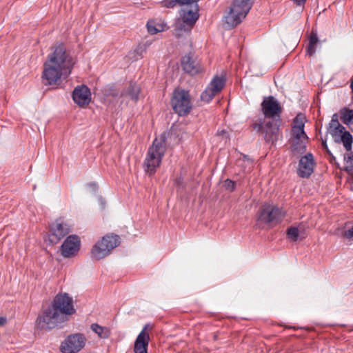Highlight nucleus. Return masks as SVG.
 <instances>
[{
    "label": "nucleus",
    "instance_id": "18",
    "mask_svg": "<svg viewBox=\"0 0 353 353\" xmlns=\"http://www.w3.org/2000/svg\"><path fill=\"white\" fill-rule=\"evenodd\" d=\"M147 325L137 336L134 346V353H148V347L150 341L149 334L146 332Z\"/></svg>",
    "mask_w": 353,
    "mask_h": 353
},
{
    "label": "nucleus",
    "instance_id": "42",
    "mask_svg": "<svg viewBox=\"0 0 353 353\" xmlns=\"http://www.w3.org/2000/svg\"><path fill=\"white\" fill-rule=\"evenodd\" d=\"M336 116H338V115H337V114H334L332 116V119H336Z\"/></svg>",
    "mask_w": 353,
    "mask_h": 353
},
{
    "label": "nucleus",
    "instance_id": "35",
    "mask_svg": "<svg viewBox=\"0 0 353 353\" xmlns=\"http://www.w3.org/2000/svg\"><path fill=\"white\" fill-rule=\"evenodd\" d=\"M344 236L347 239H353V227L345 232Z\"/></svg>",
    "mask_w": 353,
    "mask_h": 353
},
{
    "label": "nucleus",
    "instance_id": "14",
    "mask_svg": "<svg viewBox=\"0 0 353 353\" xmlns=\"http://www.w3.org/2000/svg\"><path fill=\"white\" fill-rule=\"evenodd\" d=\"M80 238L77 235H69L60 247L61 255L65 258L75 256L80 249Z\"/></svg>",
    "mask_w": 353,
    "mask_h": 353
},
{
    "label": "nucleus",
    "instance_id": "10",
    "mask_svg": "<svg viewBox=\"0 0 353 353\" xmlns=\"http://www.w3.org/2000/svg\"><path fill=\"white\" fill-rule=\"evenodd\" d=\"M225 84V78L224 76L215 75L205 90L201 94V100L209 103L222 90Z\"/></svg>",
    "mask_w": 353,
    "mask_h": 353
},
{
    "label": "nucleus",
    "instance_id": "27",
    "mask_svg": "<svg viewBox=\"0 0 353 353\" xmlns=\"http://www.w3.org/2000/svg\"><path fill=\"white\" fill-rule=\"evenodd\" d=\"M299 230L297 228L295 227H291L288 229L287 234L291 240L296 241L298 239L299 237Z\"/></svg>",
    "mask_w": 353,
    "mask_h": 353
},
{
    "label": "nucleus",
    "instance_id": "25",
    "mask_svg": "<svg viewBox=\"0 0 353 353\" xmlns=\"http://www.w3.org/2000/svg\"><path fill=\"white\" fill-rule=\"evenodd\" d=\"M292 138L293 139H307L308 137L304 131V128H301L299 127H292Z\"/></svg>",
    "mask_w": 353,
    "mask_h": 353
},
{
    "label": "nucleus",
    "instance_id": "13",
    "mask_svg": "<svg viewBox=\"0 0 353 353\" xmlns=\"http://www.w3.org/2000/svg\"><path fill=\"white\" fill-rule=\"evenodd\" d=\"M85 345V339L81 334H75L69 336L61 345L63 353H77Z\"/></svg>",
    "mask_w": 353,
    "mask_h": 353
},
{
    "label": "nucleus",
    "instance_id": "16",
    "mask_svg": "<svg viewBox=\"0 0 353 353\" xmlns=\"http://www.w3.org/2000/svg\"><path fill=\"white\" fill-rule=\"evenodd\" d=\"M315 161L312 154L307 153L299 160L298 175L301 178H308L314 172Z\"/></svg>",
    "mask_w": 353,
    "mask_h": 353
},
{
    "label": "nucleus",
    "instance_id": "24",
    "mask_svg": "<svg viewBox=\"0 0 353 353\" xmlns=\"http://www.w3.org/2000/svg\"><path fill=\"white\" fill-rule=\"evenodd\" d=\"M341 120L344 124L353 123V110L343 108L341 110Z\"/></svg>",
    "mask_w": 353,
    "mask_h": 353
},
{
    "label": "nucleus",
    "instance_id": "23",
    "mask_svg": "<svg viewBox=\"0 0 353 353\" xmlns=\"http://www.w3.org/2000/svg\"><path fill=\"white\" fill-rule=\"evenodd\" d=\"M291 149L294 154H303L306 149L305 143L303 141V139H293Z\"/></svg>",
    "mask_w": 353,
    "mask_h": 353
},
{
    "label": "nucleus",
    "instance_id": "1",
    "mask_svg": "<svg viewBox=\"0 0 353 353\" xmlns=\"http://www.w3.org/2000/svg\"><path fill=\"white\" fill-rule=\"evenodd\" d=\"M75 312L72 298L67 293H59L51 305L38 316L37 323L41 329L52 330L68 321V316Z\"/></svg>",
    "mask_w": 353,
    "mask_h": 353
},
{
    "label": "nucleus",
    "instance_id": "29",
    "mask_svg": "<svg viewBox=\"0 0 353 353\" xmlns=\"http://www.w3.org/2000/svg\"><path fill=\"white\" fill-rule=\"evenodd\" d=\"M223 187L229 192H233L236 188V182L228 179L223 182Z\"/></svg>",
    "mask_w": 353,
    "mask_h": 353
},
{
    "label": "nucleus",
    "instance_id": "2",
    "mask_svg": "<svg viewBox=\"0 0 353 353\" xmlns=\"http://www.w3.org/2000/svg\"><path fill=\"white\" fill-rule=\"evenodd\" d=\"M74 62L63 44L52 48L48 59L44 63L42 78L46 85H54L62 76L67 77L71 72Z\"/></svg>",
    "mask_w": 353,
    "mask_h": 353
},
{
    "label": "nucleus",
    "instance_id": "21",
    "mask_svg": "<svg viewBox=\"0 0 353 353\" xmlns=\"http://www.w3.org/2000/svg\"><path fill=\"white\" fill-rule=\"evenodd\" d=\"M91 329L101 339H108L111 334L110 328L107 327L101 326L97 323H92L91 325Z\"/></svg>",
    "mask_w": 353,
    "mask_h": 353
},
{
    "label": "nucleus",
    "instance_id": "39",
    "mask_svg": "<svg viewBox=\"0 0 353 353\" xmlns=\"http://www.w3.org/2000/svg\"><path fill=\"white\" fill-rule=\"evenodd\" d=\"M328 155H329V157H330V159H329V160H330V162L331 163H336V158H335V157L332 154V153H331V154H328Z\"/></svg>",
    "mask_w": 353,
    "mask_h": 353
},
{
    "label": "nucleus",
    "instance_id": "4",
    "mask_svg": "<svg viewBox=\"0 0 353 353\" xmlns=\"http://www.w3.org/2000/svg\"><path fill=\"white\" fill-rule=\"evenodd\" d=\"M253 4L254 0H233L224 16L226 28L232 29L240 24L249 13Z\"/></svg>",
    "mask_w": 353,
    "mask_h": 353
},
{
    "label": "nucleus",
    "instance_id": "9",
    "mask_svg": "<svg viewBox=\"0 0 353 353\" xmlns=\"http://www.w3.org/2000/svg\"><path fill=\"white\" fill-rule=\"evenodd\" d=\"M330 134L334 141L337 143H343L344 148L347 151L352 150L353 143L352 135L347 130L344 126L339 123L338 116L336 119H332L330 123Z\"/></svg>",
    "mask_w": 353,
    "mask_h": 353
},
{
    "label": "nucleus",
    "instance_id": "3",
    "mask_svg": "<svg viewBox=\"0 0 353 353\" xmlns=\"http://www.w3.org/2000/svg\"><path fill=\"white\" fill-rule=\"evenodd\" d=\"M165 141V134H162L159 139L156 138L154 140L152 145L148 148L143 168L145 172L150 176L156 172L157 168L161 163L166 150Z\"/></svg>",
    "mask_w": 353,
    "mask_h": 353
},
{
    "label": "nucleus",
    "instance_id": "6",
    "mask_svg": "<svg viewBox=\"0 0 353 353\" xmlns=\"http://www.w3.org/2000/svg\"><path fill=\"white\" fill-rule=\"evenodd\" d=\"M120 243V238L116 234H107L102 237L92 248L91 257L100 260L109 255Z\"/></svg>",
    "mask_w": 353,
    "mask_h": 353
},
{
    "label": "nucleus",
    "instance_id": "38",
    "mask_svg": "<svg viewBox=\"0 0 353 353\" xmlns=\"http://www.w3.org/2000/svg\"><path fill=\"white\" fill-rule=\"evenodd\" d=\"M344 160L347 163H349V162L352 161L353 160V153L350 152V153L347 154V155H345L344 156Z\"/></svg>",
    "mask_w": 353,
    "mask_h": 353
},
{
    "label": "nucleus",
    "instance_id": "41",
    "mask_svg": "<svg viewBox=\"0 0 353 353\" xmlns=\"http://www.w3.org/2000/svg\"><path fill=\"white\" fill-rule=\"evenodd\" d=\"M350 88L352 89V92H353V79H352L351 83H350Z\"/></svg>",
    "mask_w": 353,
    "mask_h": 353
},
{
    "label": "nucleus",
    "instance_id": "7",
    "mask_svg": "<svg viewBox=\"0 0 353 353\" xmlns=\"http://www.w3.org/2000/svg\"><path fill=\"white\" fill-rule=\"evenodd\" d=\"M170 103L174 112L181 117L188 114L192 108L189 92L183 89L174 90Z\"/></svg>",
    "mask_w": 353,
    "mask_h": 353
},
{
    "label": "nucleus",
    "instance_id": "32",
    "mask_svg": "<svg viewBox=\"0 0 353 353\" xmlns=\"http://www.w3.org/2000/svg\"><path fill=\"white\" fill-rule=\"evenodd\" d=\"M199 0H179L180 6H185V7H189L194 3H198Z\"/></svg>",
    "mask_w": 353,
    "mask_h": 353
},
{
    "label": "nucleus",
    "instance_id": "40",
    "mask_svg": "<svg viewBox=\"0 0 353 353\" xmlns=\"http://www.w3.org/2000/svg\"><path fill=\"white\" fill-rule=\"evenodd\" d=\"M6 322V319L4 317H0V326L4 325V323Z\"/></svg>",
    "mask_w": 353,
    "mask_h": 353
},
{
    "label": "nucleus",
    "instance_id": "28",
    "mask_svg": "<svg viewBox=\"0 0 353 353\" xmlns=\"http://www.w3.org/2000/svg\"><path fill=\"white\" fill-rule=\"evenodd\" d=\"M165 26H166L165 24L163 26L162 25V26H161V28H158L150 22H148V23H147L148 31L151 34H155L159 32L163 31L165 30L164 27H165Z\"/></svg>",
    "mask_w": 353,
    "mask_h": 353
},
{
    "label": "nucleus",
    "instance_id": "8",
    "mask_svg": "<svg viewBox=\"0 0 353 353\" xmlns=\"http://www.w3.org/2000/svg\"><path fill=\"white\" fill-rule=\"evenodd\" d=\"M183 14L182 22H178L176 24L174 34L176 37H180L182 31H189L199 19V5L194 3V5L185 7L182 9Z\"/></svg>",
    "mask_w": 353,
    "mask_h": 353
},
{
    "label": "nucleus",
    "instance_id": "33",
    "mask_svg": "<svg viewBox=\"0 0 353 353\" xmlns=\"http://www.w3.org/2000/svg\"><path fill=\"white\" fill-rule=\"evenodd\" d=\"M88 188L90 192H95L98 190L99 186L96 183H90L88 184Z\"/></svg>",
    "mask_w": 353,
    "mask_h": 353
},
{
    "label": "nucleus",
    "instance_id": "12",
    "mask_svg": "<svg viewBox=\"0 0 353 353\" xmlns=\"http://www.w3.org/2000/svg\"><path fill=\"white\" fill-rule=\"evenodd\" d=\"M181 65L183 70L191 76L199 74L203 71L198 57L192 52L182 57Z\"/></svg>",
    "mask_w": 353,
    "mask_h": 353
},
{
    "label": "nucleus",
    "instance_id": "5",
    "mask_svg": "<svg viewBox=\"0 0 353 353\" xmlns=\"http://www.w3.org/2000/svg\"><path fill=\"white\" fill-rule=\"evenodd\" d=\"M257 221L270 228L281 223L285 216V212L276 205L265 202L257 212Z\"/></svg>",
    "mask_w": 353,
    "mask_h": 353
},
{
    "label": "nucleus",
    "instance_id": "17",
    "mask_svg": "<svg viewBox=\"0 0 353 353\" xmlns=\"http://www.w3.org/2000/svg\"><path fill=\"white\" fill-rule=\"evenodd\" d=\"M90 95L89 88L83 85L74 88L72 92V99L79 106L83 107L89 104L91 100Z\"/></svg>",
    "mask_w": 353,
    "mask_h": 353
},
{
    "label": "nucleus",
    "instance_id": "11",
    "mask_svg": "<svg viewBox=\"0 0 353 353\" xmlns=\"http://www.w3.org/2000/svg\"><path fill=\"white\" fill-rule=\"evenodd\" d=\"M70 225L61 218L57 219L50 225L49 241L52 244H57L70 232Z\"/></svg>",
    "mask_w": 353,
    "mask_h": 353
},
{
    "label": "nucleus",
    "instance_id": "31",
    "mask_svg": "<svg viewBox=\"0 0 353 353\" xmlns=\"http://www.w3.org/2000/svg\"><path fill=\"white\" fill-rule=\"evenodd\" d=\"M216 136L221 137L225 142H227V141L229 140L228 132L225 130H218L216 133Z\"/></svg>",
    "mask_w": 353,
    "mask_h": 353
},
{
    "label": "nucleus",
    "instance_id": "19",
    "mask_svg": "<svg viewBox=\"0 0 353 353\" xmlns=\"http://www.w3.org/2000/svg\"><path fill=\"white\" fill-rule=\"evenodd\" d=\"M279 125L273 121H268L265 123L263 130L264 139L267 143H273L278 139Z\"/></svg>",
    "mask_w": 353,
    "mask_h": 353
},
{
    "label": "nucleus",
    "instance_id": "15",
    "mask_svg": "<svg viewBox=\"0 0 353 353\" xmlns=\"http://www.w3.org/2000/svg\"><path fill=\"white\" fill-rule=\"evenodd\" d=\"M261 108L266 118H274L282 112V108L277 100L273 97H265L261 103Z\"/></svg>",
    "mask_w": 353,
    "mask_h": 353
},
{
    "label": "nucleus",
    "instance_id": "37",
    "mask_svg": "<svg viewBox=\"0 0 353 353\" xmlns=\"http://www.w3.org/2000/svg\"><path fill=\"white\" fill-rule=\"evenodd\" d=\"M322 147L325 150V152L327 154H331V151L330 150V149L328 148V146L327 145V143H326V141H322Z\"/></svg>",
    "mask_w": 353,
    "mask_h": 353
},
{
    "label": "nucleus",
    "instance_id": "43",
    "mask_svg": "<svg viewBox=\"0 0 353 353\" xmlns=\"http://www.w3.org/2000/svg\"><path fill=\"white\" fill-rule=\"evenodd\" d=\"M243 158H244L245 159H248V156H246V155H244V156H243Z\"/></svg>",
    "mask_w": 353,
    "mask_h": 353
},
{
    "label": "nucleus",
    "instance_id": "20",
    "mask_svg": "<svg viewBox=\"0 0 353 353\" xmlns=\"http://www.w3.org/2000/svg\"><path fill=\"white\" fill-rule=\"evenodd\" d=\"M141 92L140 87L134 83H130L129 86L126 90H123L121 96V97H129L131 100L134 101L135 103L139 99V94Z\"/></svg>",
    "mask_w": 353,
    "mask_h": 353
},
{
    "label": "nucleus",
    "instance_id": "36",
    "mask_svg": "<svg viewBox=\"0 0 353 353\" xmlns=\"http://www.w3.org/2000/svg\"><path fill=\"white\" fill-rule=\"evenodd\" d=\"M252 128L258 132H261L263 130V125L261 123H254L252 125Z\"/></svg>",
    "mask_w": 353,
    "mask_h": 353
},
{
    "label": "nucleus",
    "instance_id": "22",
    "mask_svg": "<svg viewBox=\"0 0 353 353\" xmlns=\"http://www.w3.org/2000/svg\"><path fill=\"white\" fill-rule=\"evenodd\" d=\"M318 41L319 39L316 33L312 31L310 35L309 43L306 49L307 53L310 56H313L315 54L316 46L317 45Z\"/></svg>",
    "mask_w": 353,
    "mask_h": 353
},
{
    "label": "nucleus",
    "instance_id": "30",
    "mask_svg": "<svg viewBox=\"0 0 353 353\" xmlns=\"http://www.w3.org/2000/svg\"><path fill=\"white\" fill-rule=\"evenodd\" d=\"M162 7L173 8L176 5H179V0H163L161 2Z\"/></svg>",
    "mask_w": 353,
    "mask_h": 353
},
{
    "label": "nucleus",
    "instance_id": "34",
    "mask_svg": "<svg viewBox=\"0 0 353 353\" xmlns=\"http://www.w3.org/2000/svg\"><path fill=\"white\" fill-rule=\"evenodd\" d=\"M174 184L176 185L179 188H184V185H183V179L182 177L179 176V177H177L176 179H175V182H174Z\"/></svg>",
    "mask_w": 353,
    "mask_h": 353
},
{
    "label": "nucleus",
    "instance_id": "26",
    "mask_svg": "<svg viewBox=\"0 0 353 353\" xmlns=\"http://www.w3.org/2000/svg\"><path fill=\"white\" fill-rule=\"evenodd\" d=\"M304 121L305 117L301 114H298L294 119L292 127H299L301 128H304Z\"/></svg>",
    "mask_w": 353,
    "mask_h": 353
}]
</instances>
